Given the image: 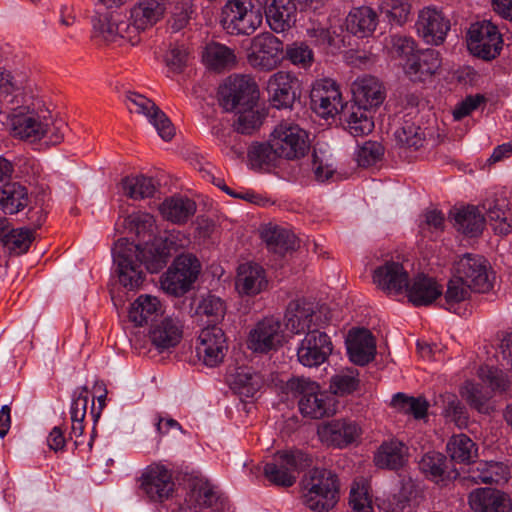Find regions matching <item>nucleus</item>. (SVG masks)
I'll return each instance as SVG.
<instances>
[{"instance_id": "nucleus-1", "label": "nucleus", "mask_w": 512, "mask_h": 512, "mask_svg": "<svg viewBox=\"0 0 512 512\" xmlns=\"http://www.w3.org/2000/svg\"><path fill=\"white\" fill-rule=\"evenodd\" d=\"M29 83L27 73L0 68V114L8 113V123L14 137L34 142L49 131L50 122L47 116L26 111L20 106Z\"/></svg>"}, {"instance_id": "nucleus-2", "label": "nucleus", "mask_w": 512, "mask_h": 512, "mask_svg": "<svg viewBox=\"0 0 512 512\" xmlns=\"http://www.w3.org/2000/svg\"><path fill=\"white\" fill-rule=\"evenodd\" d=\"M302 498L307 508L317 512L332 509L339 500V479L331 470L313 468L302 478Z\"/></svg>"}, {"instance_id": "nucleus-3", "label": "nucleus", "mask_w": 512, "mask_h": 512, "mask_svg": "<svg viewBox=\"0 0 512 512\" xmlns=\"http://www.w3.org/2000/svg\"><path fill=\"white\" fill-rule=\"evenodd\" d=\"M313 458L300 449L277 451L264 466V475L272 484L291 487L296 483L300 471L310 467Z\"/></svg>"}, {"instance_id": "nucleus-4", "label": "nucleus", "mask_w": 512, "mask_h": 512, "mask_svg": "<svg viewBox=\"0 0 512 512\" xmlns=\"http://www.w3.org/2000/svg\"><path fill=\"white\" fill-rule=\"evenodd\" d=\"M144 248L125 238L119 239L113 249V261L117 267L119 282L127 289L134 290L144 281L142 264L145 265Z\"/></svg>"}, {"instance_id": "nucleus-5", "label": "nucleus", "mask_w": 512, "mask_h": 512, "mask_svg": "<svg viewBox=\"0 0 512 512\" xmlns=\"http://www.w3.org/2000/svg\"><path fill=\"white\" fill-rule=\"evenodd\" d=\"M262 21L261 8L254 0H229L222 8V27L231 35L249 36Z\"/></svg>"}, {"instance_id": "nucleus-6", "label": "nucleus", "mask_w": 512, "mask_h": 512, "mask_svg": "<svg viewBox=\"0 0 512 512\" xmlns=\"http://www.w3.org/2000/svg\"><path fill=\"white\" fill-rule=\"evenodd\" d=\"M478 376L484 384L488 385L489 389H484L478 383L466 382L462 388V396L472 408L480 413L489 414L492 410L489 403L492 393L505 391L509 382L501 370L491 366L480 367Z\"/></svg>"}, {"instance_id": "nucleus-7", "label": "nucleus", "mask_w": 512, "mask_h": 512, "mask_svg": "<svg viewBox=\"0 0 512 512\" xmlns=\"http://www.w3.org/2000/svg\"><path fill=\"white\" fill-rule=\"evenodd\" d=\"M291 390L300 395V412L312 419H320L334 411L333 399L319 385L307 378H294L289 382Z\"/></svg>"}, {"instance_id": "nucleus-8", "label": "nucleus", "mask_w": 512, "mask_h": 512, "mask_svg": "<svg viewBox=\"0 0 512 512\" xmlns=\"http://www.w3.org/2000/svg\"><path fill=\"white\" fill-rule=\"evenodd\" d=\"M273 147L281 158L296 160L304 157L310 149L308 133L298 124L284 121L272 131Z\"/></svg>"}, {"instance_id": "nucleus-9", "label": "nucleus", "mask_w": 512, "mask_h": 512, "mask_svg": "<svg viewBox=\"0 0 512 512\" xmlns=\"http://www.w3.org/2000/svg\"><path fill=\"white\" fill-rule=\"evenodd\" d=\"M219 95L224 109L233 111L254 106L259 98V88L252 76L234 74L220 87Z\"/></svg>"}, {"instance_id": "nucleus-10", "label": "nucleus", "mask_w": 512, "mask_h": 512, "mask_svg": "<svg viewBox=\"0 0 512 512\" xmlns=\"http://www.w3.org/2000/svg\"><path fill=\"white\" fill-rule=\"evenodd\" d=\"M454 272L477 293L493 288L494 273L489 262L481 255L466 253L454 263Z\"/></svg>"}, {"instance_id": "nucleus-11", "label": "nucleus", "mask_w": 512, "mask_h": 512, "mask_svg": "<svg viewBox=\"0 0 512 512\" xmlns=\"http://www.w3.org/2000/svg\"><path fill=\"white\" fill-rule=\"evenodd\" d=\"M189 238L178 230L167 231L163 236L154 237L151 244L144 248L146 269L151 273L159 272L166 266L172 252L185 248Z\"/></svg>"}, {"instance_id": "nucleus-12", "label": "nucleus", "mask_w": 512, "mask_h": 512, "mask_svg": "<svg viewBox=\"0 0 512 512\" xmlns=\"http://www.w3.org/2000/svg\"><path fill=\"white\" fill-rule=\"evenodd\" d=\"M200 267L196 257L192 255L178 256L162 281L163 288L175 296L185 294L198 278Z\"/></svg>"}, {"instance_id": "nucleus-13", "label": "nucleus", "mask_w": 512, "mask_h": 512, "mask_svg": "<svg viewBox=\"0 0 512 512\" xmlns=\"http://www.w3.org/2000/svg\"><path fill=\"white\" fill-rule=\"evenodd\" d=\"M468 47L471 52L485 60L496 58L502 49V37L490 21L474 23L468 30Z\"/></svg>"}, {"instance_id": "nucleus-14", "label": "nucleus", "mask_w": 512, "mask_h": 512, "mask_svg": "<svg viewBox=\"0 0 512 512\" xmlns=\"http://www.w3.org/2000/svg\"><path fill=\"white\" fill-rule=\"evenodd\" d=\"M283 43L271 33H262L252 40L248 62L265 71L275 69L282 60Z\"/></svg>"}, {"instance_id": "nucleus-15", "label": "nucleus", "mask_w": 512, "mask_h": 512, "mask_svg": "<svg viewBox=\"0 0 512 512\" xmlns=\"http://www.w3.org/2000/svg\"><path fill=\"white\" fill-rule=\"evenodd\" d=\"M311 107L322 118L334 117L345 108L338 85L332 79L316 81L310 93Z\"/></svg>"}, {"instance_id": "nucleus-16", "label": "nucleus", "mask_w": 512, "mask_h": 512, "mask_svg": "<svg viewBox=\"0 0 512 512\" xmlns=\"http://www.w3.org/2000/svg\"><path fill=\"white\" fill-rule=\"evenodd\" d=\"M330 337L314 328L305 334L297 348V359L306 367H318L323 364L332 352Z\"/></svg>"}, {"instance_id": "nucleus-17", "label": "nucleus", "mask_w": 512, "mask_h": 512, "mask_svg": "<svg viewBox=\"0 0 512 512\" xmlns=\"http://www.w3.org/2000/svg\"><path fill=\"white\" fill-rule=\"evenodd\" d=\"M129 109L138 114L144 115L155 127L158 135L165 141L171 140L175 135V128L167 115L150 99L135 93L127 94Z\"/></svg>"}, {"instance_id": "nucleus-18", "label": "nucleus", "mask_w": 512, "mask_h": 512, "mask_svg": "<svg viewBox=\"0 0 512 512\" xmlns=\"http://www.w3.org/2000/svg\"><path fill=\"white\" fill-rule=\"evenodd\" d=\"M199 359L208 367L218 366L228 350L223 330L217 325L202 329L196 346Z\"/></svg>"}, {"instance_id": "nucleus-19", "label": "nucleus", "mask_w": 512, "mask_h": 512, "mask_svg": "<svg viewBox=\"0 0 512 512\" xmlns=\"http://www.w3.org/2000/svg\"><path fill=\"white\" fill-rule=\"evenodd\" d=\"M279 319L266 317L259 321L250 331L248 348L257 353H268L282 345L283 331Z\"/></svg>"}, {"instance_id": "nucleus-20", "label": "nucleus", "mask_w": 512, "mask_h": 512, "mask_svg": "<svg viewBox=\"0 0 512 512\" xmlns=\"http://www.w3.org/2000/svg\"><path fill=\"white\" fill-rule=\"evenodd\" d=\"M317 434L322 443L342 449L360 437L361 428L355 421L334 419L319 425Z\"/></svg>"}, {"instance_id": "nucleus-21", "label": "nucleus", "mask_w": 512, "mask_h": 512, "mask_svg": "<svg viewBox=\"0 0 512 512\" xmlns=\"http://www.w3.org/2000/svg\"><path fill=\"white\" fill-rule=\"evenodd\" d=\"M287 329L294 334L308 333L320 327V316L315 303L306 299L292 300L286 309Z\"/></svg>"}, {"instance_id": "nucleus-22", "label": "nucleus", "mask_w": 512, "mask_h": 512, "mask_svg": "<svg viewBox=\"0 0 512 512\" xmlns=\"http://www.w3.org/2000/svg\"><path fill=\"white\" fill-rule=\"evenodd\" d=\"M190 512H229L226 498L221 497L207 481L197 480L185 499Z\"/></svg>"}, {"instance_id": "nucleus-23", "label": "nucleus", "mask_w": 512, "mask_h": 512, "mask_svg": "<svg viewBox=\"0 0 512 512\" xmlns=\"http://www.w3.org/2000/svg\"><path fill=\"white\" fill-rule=\"evenodd\" d=\"M140 482V490L151 501L162 502L173 492L172 476L162 465L148 466L143 471Z\"/></svg>"}, {"instance_id": "nucleus-24", "label": "nucleus", "mask_w": 512, "mask_h": 512, "mask_svg": "<svg viewBox=\"0 0 512 512\" xmlns=\"http://www.w3.org/2000/svg\"><path fill=\"white\" fill-rule=\"evenodd\" d=\"M416 28L418 35L427 44L440 45L450 30V22L441 10L426 7L419 12Z\"/></svg>"}, {"instance_id": "nucleus-25", "label": "nucleus", "mask_w": 512, "mask_h": 512, "mask_svg": "<svg viewBox=\"0 0 512 512\" xmlns=\"http://www.w3.org/2000/svg\"><path fill=\"white\" fill-rule=\"evenodd\" d=\"M373 282L384 292L398 295L408 288L409 274L402 263L386 261L374 270Z\"/></svg>"}, {"instance_id": "nucleus-26", "label": "nucleus", "mask_w": 512, "mask_h": 512, "mask_svg": "<svg viewBox=\"0 0 512 512\" xmlns=\"http://www.w3.org/2000/svg\"><path fill=\"white\" fill-rule=\"evenodd\" d=\"M297 82V78L289 72L278 71L271 75L267 82L271 104L278 109L291 107L296 98Z\"/></svg>"}, {"instance_id": "nucleus-27", "label": "nucleus", "mask_w": 512, "mask_h": 512, "mask_svg": "<svg viewBox=\"0 0 512 512\" xmlns=\"http://www.w3.org/2000/svg\"><path fill=\"white\" fill-rule=\"evenodd\" d=\"M471 509L475 512H510L512 502L510 497L496 489L478 488L468 497Z\"/></svg>"}, {"instance_id": "nucleus-28", "label": "nucleus", "mask_w": 512, "mask_h": 512, "mask_svg": "<svg viewBox=\"0 0 512 512\" xmlns=\"http://www.w3.org/2000/svg\"><path fill=\"white\" fill-rule=\"evenodd\" d=\"M350 360L357 365H366L374 359L376 344L372 333L365 329L350 330L346 338Z\"/></svg>"}, {"instance_id": "nucleus-29", "label": "nucleus", "mask_w": 512, "mask_h": 512, "mask_svg": "<svg viewBox=\"0 0 512 512\" xmlns=\"http://www.w3.org/2000/svg\"><path fill=\"white\" fill-rule=\"evenodd\" d=\"M268 285L265 270L257 263L246 262L238 267L235 287L240 295L255 296Z\"/></svg>"}, {"instance_id": "nucleus-30", "label": "nucleus", "mask_w": 512, "mask_h": 512, "mask_svg": "<svg viewBox=\"0 0 512 512\" xmlns=\"http://www.w3.org/2000/svg\"><path fill=\"white\" fill-rule=\"evenodd\" d=\"M354 104L375 108L380 106L385 99L382 83L371 75L358 77L351 85Z\"/></svg>"}, {"instance_id": "nucleus-31", "label": "nucleus", "mask_w": 512, "mask_h": 512, "mask_svg": "<svg viewBox=\"0 0 512 512\" xmlns=\"http://www.w3.org/2000/svg\"><path fill=\"white\" fill-rule=\"evenodd\" d=\"M265 15L270 28L282 33L296 21V5L292 0H266Z\"/></svg>"}, {"instance_id": "nucleus-32", "label": "nucleus", "mask_w": 512, "mask_h": 512, "mask_svg": "<svg viewBox=\"0 0 512 512\" xmlns=\"http://www.w3.org/2000/svg\"><path fill=\"white\" fill-rule=\"evenodd\" d=\"M159 211L165 220L182 225L195 215L197 204L185 195L176 194L165 198L159 206Z\"/></svg>"}, {"instance_id": "nucleus-33", "label": "nucleus", "mask_w": 512, "mask_h": 512, "mask_svg": "<svg viewBox=\"0 0 512 512\" xmlns=\"http://www.w3.org/2000/svg\"><path fill=\"white\" fill-rule=\"evenodd\" d=\"M345 129L354 137H362L374 129L372 108L351 103L342 111L341 117Z\"/></svg>"}, {"instance_id": "nucleus-34", "label": "nucleus", "mask_w": 512, "mask_h": 512, "mask_svg": "<svg viewBox=\"0 0 512 512\" xmlns=\"http://www.w3.org/2000/svg\"><path fill=\"white\" fill-rule=\"evenodd\" d=\"M408 300L414 306H427L442 295V288L436 280L424 274H418L405 288Z\"/></svg>"}, {"instance_id": "nucleus-35", "label": "nucleus", "mask_w": 512, "mask_h": 512, "mask_svg": "<svg viewBox=\"0 0 512 512\" xmlns=\"http://www.w3.org/2000/svg\"><path fill=\"white\" fill-rule=\"evenodd\" d=\"M408 459V447L397 439L384 441L374 456V463L382 469L397 470L405 465Z\"/></svg>"}, {"instance_id": "nucleus-36", "label": "nucleus", "mask_w": 512, "mask_h": 512, "mask_svg": "<svg viewBox=\"0 0 512 512\" xmlns=\"http://www.w3.org/2000/svg\"><path fill=\"white\" fill-rule=\"evenodd\" d=\"M346 29L358 38L371 36L378 25L377 13L368 6L352 9L345 20Z\"/></svg>"}, {"instance_id": "nucleus-37", "label": "nucleus", "mask_w": 512, "mask_h": 512, "mask_svg": "<svg viewBox=\"0 0 512 512\" xmlns=\"http://www.w3.org/2000/svg\"><path fill=\"white\" fill-rule=\"evenodd\" d=\"M181 337L180 322L172 317H165L160 322L153 324L149 332L152 344L159 350L176 346Z\"/></svg>"}, {"instance_id": "nucleus-38", "label": "nucleus", "mask_w": 512, "mask_h": 512, "mask_svg": "<svg viewBox=\"0 0 512 512\" xmlns=\"http://www.w3.org/2000/svg\"><path fill=\"white\" fill-rule=\"evenodd\" d=\"M261 238L267 248L276 254L283 255L297 247L296 236L290 230L278 225L264 226L261 230Z\"/></svg>"}, {"instance_id": "nucleus-39", "label": "nucleus", "mask_w": 512, "mask_h": 512, "mask_svg": "<svg viewBox=\"0 0 512 512\" xmlns=\"http://www.w3.org/2000/svg\"><path fill=\"white\" fill-rule=\"evenodd\" d=\"M165 6L163 0H140L131 11V19L140 29H146L155 25L164 15Z\"/></svg>"}, {"instance_id": "nucleus-40", "label": "nucleus", "mask_w": 512, "mask_h": 512, "mask_svg": "<svg viewBox=\"0 0 512 512\" xmlns=\"http://www.w3.org/2000/svg\"><path fill=\"white\" fill-rule=\"evenodd\" d=\"M452 466L451 460L435 451L426 453L419 462L420 470L436 481L456 477L457 473Z\"/></svg>"}, {"instance_id": "nucleus-41", "label": "nucleus", "mask_w": 512, "mask_h": 512, "mask_svg": "<svg viewBox=\"0 0 512 512\" xmlns=\"http://www.w3.org/2000/svg\"><path fill=\"white\" fill-rule=\"evenodd\" d=\"M162 312L161 303L158 298L151 295H140L132 304L129 310V320L137 326L153 322Z\"/></svg>"}, {"instance_id": "nucleus-42", "label": "nucleus", "mask_w": 512, "mask_h": 512, "mask_svg": "<svg viewBox=\"0 0 512 512\" xmlns=\"http://www.w3.org/2000/svg\"><path fill=\"white\" fill-rule=\"evenodd\" d=\"M469 478L476 483L502 484L508 481L509 471L501 462H479L471 468Z\"/></svg>"}, {"instance_id": "nucleus-43", "label": "nucleus", "mask_w": 512, "mask_h": 512, "mask_svg": "<svg viewBox=\"0 0 512 512\" xmlns=\"http://www.w3.org/2000/svg\"><path fill=\"white\" fill-rule=\"evenodd\" d=\"M30 198L26 187L8 183L1 190L0 206L6 214H16L28 206Z\"/></svg>"}, {"instance_id": "nucleus-44", "label": "nucleus", "mask_w": 512, "mask_h": 512, "mask_svg": "<svg viewBox=\"0 0 512 512\" xmlns=\"http://www.w3.org/2000/svg\"><path fill=\"white\" fill-rule=\"evenodd\" d=\"M454 219L457 229L470 237L478 236L485 225L482 211L475 206H467L458 210Z\"/></svg>"}, {"instance_id": "nucleus-45", "label": "nucleus", "mask_w": 512, "mask_h": 512, "mask_svg": "<svg viewBox=\"0 0 512 512\" xmlns=\"http://www.w3.org/2000/svg\"><path fill=\"white\" fill-rule=\"evenodd\" d=\"M120 187L123 194L133 200L153 197L157 189L155 181L144 175L126 176Z\"/></svg>"}, {"instance_id": "nucleus-46", "label": "nucleus", "mask_w": 512, "mask_h": 512, "mask_svg": "<svg viewBox=\"0 0 512 512\" xmlns=\"http://www.w3.org/2000/svg\"><path fill=\"white\" fill-rule=\"evenodd\" d=\"M447 452L451 461L470 463L477 457L476 444L465 434H455L447 442Z\"/></svg>"}, {"instance_id": "nucleus-47", "label": "nucleus", "mask_w": 512, "mask_h": 512, "mask_svg": "<svg viewBox=\"0 0 512 512\" xmlns=\"http://www.w3.org/2000/svg\"><path fill=\"white\" fill-rule=\"evenodd\" d=\"M88 388L83 386L78 388L73 395L70 417L72 421L71 435L78 438L83 434V421L86 416L87 406L89 403Z\"/></svg>"}, {"instance_id": "nucleus-48", "label": "nucleus", "mask_w": 512, "mask_h": 512, "mask_svg": "<svg viewBox=\"0 0 512 512\" xmlns=\"http://www.w3.org/2000/svg\"><path fill=\"white\" fill-rule=\"evenodd\" d=\"M205 64L214 70L230 68L235 64L236 57L232 49L219 43H210L203 52Z\"/></svg>"}, {"instance_id": "nucleus-49", "label": "nucleus", "mask_w": 512, "mask_h": 512, "mask_svg": "<svg viewBox=\"0 0 512 512\" xmlns=\"http://www.w3.org/2000/svg\"><path fill=\"white\" fill-rule=\"evenodd\" d=\"M440 66V53L434 49H426L415 55L414 60L408 66L407 73L410 75L419 74L420 77L431 76L438 71Z\"/></svg>"}, {"instance_id": "nucleus-50", "label": "nucleus", "mask_w": 512, "mask_h": 512, "mask_svg": "<svg viewBox=\"0 0 512 512\" xmlns=\"http://www.w3.org/2000/svg\"><path fill=\"white\" fill-rule=\"evenodd\" d=\"M394 136L396 143L406 149L418 150L426 141L424 130L408 120L395 131Z\"/></svg>"}, {"instance_id": "nucleus-51", "label": "nucleus", "mask_w": 512, "mask_h": 512, "mask_svg": "<svg viewBox=\"0 0 512 512\" xmlns=\"http://www.w3.org/2000/svg\"><path fill=\"white\" fill-rule=\"evenodd\" d=\"M226 311L224 300L216 295L208 294L199 301L195 314L200 318L205 317L208 323L216 325L224 319Z\"/></svg>"}, {"instance_id": "nucleus-52", "label": "nucleus", "mask_w": 512, "mask_h": 512, "mask_svg": "<svg viewBox=\"0 0 512 512\" xmlns=\"http://www.w3.org/2000/svg\"><path fill=\"white\" fill-rule=\"evenodd\" d=\"M263 377L250 369H240L235 374L232 387L236 393L244 397H253L262 387Z\"/></svg>"}, {"instance_id": "nucleus-53", "label": "nucleus", "mask_w": 512, "mask_h": 512, "mask_svg": "<svg viewBox=\"0 0 512 512\" xmlns=\"http://www.w3.org/2000/svg\"><path fill=\"white\" fill-rule=\"evenodd\" d=\"M472 292L474 289L454 272L444 294L445 308L451 310L456 304L468 300Z\"/></svg>"}, {"instance_id": "nucleus-54", "label": "nucleus", "mask_w": 512, "mask_h": 512, "mask_svg": "<svg viewBox=\"0 0 512 512\" xmlns=\"http://www.w3.org/2000/svg\"><path fill=\"white\" fill-rule=\"evenodd\" d=\"M129 228L145 243L144 248L153 241L156 229L154 217L149 213H135L127 218Z\"/></svg>"}, {"instance_id": "nucleus-55", "label": "nucleus", "mask_w": 512, "mask_h": 512, "mask_svg": "<svg viewBox=\"0 0 512 512\" xmlns=\"http://www.w3.org/2000/svg\"><path fill=\"white\" fill-rule=\"evenodd\" d=\"M392 405L405 414H411L416 419L427 415L428 402L422 397H408L404 393H397L392 398Z\"/></svg>"}, {"instance_id": "nucleus-56", "label": "nucleus", "mask_w": 512, "mask_h": 512, "mask_svg": "<svg viewBox=\"0 0 512 512\" xmlns=\"http://www.w3.org/2000/svg\"><path fill=\"white\" fill-rule=\"evenodd\" d=\"M94 37L104 43H117L116 15L100 14L93 18Z\"/></svg>"}, {"instance_id": "nucleus-57", "label": "nucleus", "mask_w": 512, "mask_h": 512, "mask_svg": "<svg viewBox=\"0 0 512 512\" xmlns=\"http://www.w3.org/2000/svg\"><path fill=\"white\" fill-rule=\"evenodd\" d=\"M248 157L252 166L255 167L274 164L277 158H281L273 147L271 138L267 143H256L252 145L248 152Z\"/></svg>"}, {"instance_id": "nucleus-58", "label": "nucleus", "mask_w": 512, "mask_h": 512, "mask_svg": "<svg viewBox=\"0 0 512 512\" xmlns=\"http://www.w3.org/2000/svg\"><path fill=\"white\" fill-rule=\"evenodd\" d=\"M380 9L390 22L403 25L410 16L411 4L408 0H384Z\"/></svg>"}, {"instance_id": "nucleus-59", "label": "nucleus", "mask_w": 512, "mask_h": 512, "mask_svg": "<svg viewBox=\"0 0 512 512\" xmlns=\"http://www.w3.org/2000/svg\"><path fill=\"white\" fill-rule=\"evenodd\" d=\"M116 33L117 43L122 44L124 42L135 45L140 41V34L142 30L138 27L135 21H132L131 17L126 18L124 16L116 15Z\"/></svg>"}, {"instance_id": "nucleus-60", "label": "nucleus", "mask_w": 512, "mask_h": 512, "mask_svg": "<svg viewBox=\"0 0 512 512\" xmlns=\"http://www.w3.org/2000/svg\"><path fill=\"white\" fill-rule=\"evenodd\" d=\"M390 51L393 56L406 60V70L416 55L414 40L408 36L393 35L390 37Z\"/></svg>"}, {"instance_id": "nucleus-61", "label": "nucleus", "mask_w": 512, "mask_h": 512, "mask_svg": "<svg viewBox=\"0 0 512 512\" xmlns=\"http://www.w3.org/2000/svg\"><path fill=\"white\" fill-rule=\"evenodd\" d=\"M383 153L384 148L379 142L367 141L358 149L356 160L359 166L368 167L379 161Z\"/></svg>"}, {"instance_id": "nucleus-62", "label": "nucleus", "mask_w": 512, "mask_h": 512, "mask_svg": "<svg viewBox=\"0 0 512 512\" xmlns=\"http://www.w3.org/2000/svg\"><path fill=\"white\" fill-rule=\"evenodd\" d=\"M424 220L420 223V232L424 237L433 238L444 229V215L436 210H427L424 215Z\"/></svg>"}, {"instance_id": "nucleus-63", "label": "nucleus", "mask_w": 512, "mask_h": 512, "mask_svg": "<svg viewBox=\"0 0 512 512\" xmlns=\"http://www.w3.org/2000/svg\"><path fill=\"white\" fill-rule=\"evenodd\" d=\"M253 107L239 108V115L235 126L236 130L241 134H251L261 125V116Z\"/></svg>"}, {"instance_id": "nucleus-64", "label": "nucleus", "mask_w": 512, "mask_h": 512, "mask_svg": "<svg viewBox=\"0 0 512 512\" xmlns=\"http://www.w3.org/2000/svg\"><path fill=\"white\" fill-rule=\"evenodd\" d=\"M444 404V415L446 418L454 422L458 427L466 425L467 415L465 407L455 395H446L444 398Z\"/></svg>"}]
</instances>
